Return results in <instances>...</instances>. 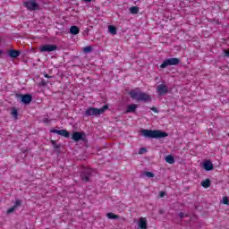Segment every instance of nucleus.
I'll use <instances>...</instances> for the list:
<instances>
[{
	"label": "nucleus",
	"instance_id": "nucleus-35",
	"mask_svg": "<svg viewBox=\"0 0 229 229\" xmlns=\"http://www.w3.org/2000/svg\"><path fill=\"white\" fill-rule=\"evenodd\" d=\"M225 56H226L227 58H229V49H228L227 51H225Z\"/></svg>",
	"mask_w": 229,
	"mask_h": 229
},
{
	"label": "nucleus",
	"instance_id": "nucleus-26",
	"mask_svg": "<svg viewBox=\"0 0 229 229\" xmlns=\"http://www.w3.org/2000/svg\"><path fill=\"white\" fill-rule=\"evenodd\" d=\"M83 51H84V53H92V47L88 46V47L83 48Z\"/></svg>",
	"mask_w": 229,
	"mask_h": 229
},
{
	"label": "nucleus",
	"instance_id": "nucleus-16",
	"mask_svg": "<svg viewBox=\"0 0 229 229\" xmlns=\"http://www.w3.org/2000/svg\"><path fill=\"white\" fill-rule=\"evenodd\" d=\"M108 31L111 33V35H117V29L114 25L108 26Z\"/></svg>",
	"mask_w": 229,
	"mask_h": 229
},
{
	"label": "nucleus",
	"instance_id": "nucleus-15",
	"mask_svg": "<svg viewBox=\"0 0 229 229\" xmlns=\"http://www.w3.org/2000/svg\"><path fill=\"white\" fill-rule=\"evenodd\" d=\"M70 33L71 35H78L80 33V28L78 26H72L70 28Z\"/></svg>",
	"mask_w": 229,
	"mask_h": 229
},
{
	"label": "nucleus",
	"instance_id": "nucleus-1",
	"mask_svg": "<svg viewBox=\"0 0 229 229\" xmlns=\"http://www.w3.org/2000/svg\"><path fill=\"white\" fill-rule=\"evenodd\" d=\"M141 135H143L145 139H165V137H169V134L165 131L147 129L141 130Z\"/></svg>",
	"mask_w": 229,
	"mask_h": 229
},
{
	"label": "nucleus",
	"instance_id": "nucleus-20",
	"mask_svg": "<svg viewBox=\"0 0 229 229\" xmlns=\"http://www.w3.org/2000/svg\"><path fill=\"white\" fill-rule=\"evenodd\" d=\"M165 160L167 164H174V157L171 155L166 156Z\"/></svg>",
	"mask_w": 229,
	"mask_h": 229
},
{
	"label": "nucleus",
	"instance_id": "nucleus-39",
	"mask_svg": "<svg viewBox=\"0 0 229 229\" xmlns=\"http://www.w3.org/2000/svg\"><path fill=\"white\" fill-rule=\"evenodd\" d=\"M3 55V50H0V55Z\"/></svg>",
	"mask_w": 229,
	"mask_h": 229
},
{
	"label": "nucleus",
	"instance_id": "nucleus-19",
	"mask_svg": "<svg viewBox=\"0 0 229 229\" xmlns=\"http://www.w3.org/2000/svg\"><path fill=\"white\" fill-rule=\"evenodd\" d=\"M11 114L15 120L19 118V111L17 110V108L13 107Z\"/></svg>",
	"mask_w": 229,
	"mask_h": 229
},
{
	"label": "nucleus",
	"instance_id": "nucleus-4",
	"mask_svg": "<svg viewBox=\"0 0 229 229\" xmlns=\"http://www.w3.org/2000/svg\"><path fill=\"white\" fill-rule=\"evenodd\" d=\"M23 5L30 12L40 10V5L38 4V3H37V0H26L25 2H23Z\"/></svg>",
	"mask_w": 229,
	"mask_h": 229
},
{
	"label": "nucleus",
	"instance_id": "nucleus-27",
	"mask_svg": "<svg viewBox=\"0 0 229 229\" xmlns=\"http://www.w3.org/2000/svg\"><path fill=\"white\" fill-rule=\"evenodd\" d=\"M47 83L48 81L46 80H41L40 83H39V87H47Z\"/></svg>",
	"mask_w": 229,
	"mask_h": 229
},
{
	"label": "nucleus",
	"instance_id": "nucleus-28",
	"mask_svg": "<svg viewBox=\"0 0 229 229\" xmlns=\"http://www.w3.org/2000/svg\"><path fill=\"white\" fill-rule=\"evenodd\" d=\"M21 205H22V201L21 199H16L13 207L17 208L18 207H21Z\"/></svg>",
	"mask_w": 229,
	"mask_h": 229
},
{
	"label": "nucleus",
	"instance_id": "nucleus-17",
	"mask_svg": "<svg viewBox=\"0 0 229 229\" xmlns=\"http://www.w3.org/2000/svg\"><path fill=\"white\" fill-rule=\"evenodd\" d=\"M201 185L202 187H204V189H208V187H210L211 185L210 179H206L205 181H202Z\"/></svg>",
	"mask_w": 229,
	"mask_h": 229
},
{
	"label": "nucleus",
	"instance_id": "nucleus-37",
	"mask_svg": "<svg viewBox=\"0 0 229 229\" xmlns=\"http://www.w3.org/2000/svg\"><path fill=\"white\" fill-rule=\"evenodd\" d=\"M85 1V3H91L92 2V0H84Z\"/></svg>",
	"mask_w": 229,
	"mask_h": 229
},
{
	"label": "nucleus",
	"instance_id": "nucleus-38",
	"mask_svg": "<svg viewBox=\"0 0 229 229\" xmlns=\"http://www.w3.org/2000/svg\"><path fill=\"white\" fill-rule=\"evenodd\" d=\"M43 123H49V120H48V119H45V120L43 121Z\"/></svg>",
	"mask_w": 229,
	"mask_h": 229
},
{
	"label": "nucleus",
	"instance_id": "nucleus-3",
	"mask_svg": "<svg viewBox=\"0 0 229 229\" xmlns=\"http://www.w3.org/2000/svg\"><path fill=\"white\" fill-rule=\"evenodd\" d=\"M108 110V105L103 106L101 108L89 107L85 111V115L88 117L95 115H101V114H105V111Z\"/></svg>",
	"mask_w": 229,
	"mask_h": 229
},
{
	"label": "nucleus",
	"instance_id": "nucleus-24",
	"mask_svg": "<svg viewBox=\"0 0 229 229\" xmlns=\"http://www.w3.org/2000/svg\"><path fill=\"white\" fill-rule=\"evenodd\" d=\"M106 217H108V219H119V216L114 213H107Z\"/></svg>",
	"mask_w": 229,
	"mask_h": 229
},
{
	"label": "nucleus",
	"instance_id": "nucleus-31",
	"mask_svg": "<svg viewBox=\"0 0 229 229\" xmlns=\"http://www.w3.org/2000/svg\"><path fill=\"white\" fill-rule=\"evenodd\" d=\"M15 207H12L11 208H9L8 210H7V214H12L13 212H15Z\"/></svg>",
	"mask_w": 229,
	"mask_h": 229
},
{
	"label": "nucleus",
	"instance_id": "nucleus-11",
	"mask_svg": "<svg viewBox=\"0 0 229 229\" xmlns=\"http://www.w3.org/2000/svg\"><path fill=\"white\" fill-rule=\"evenodd\" d=\"M203 169H205V171H214V164H212V161L206 160L203 163Z\"/></svg>",
	"mask_w": 229,
	"mask_h": 229
},
{
	"label": "nucleus",
	"instance_id": "nucleus-36",
	"mask_svg": "<svg viewBox=\"0 0 229 229\" xmlns=\"http://www.w3.org/2000/svg\"><path fill=\"white\" fill-rule=\"evenodd\" d=\"M44 76H45V78H52V77L49 76V74H47V73H44Z\"/></svg>",
	"mask_w": 229,
	"mask_h": 229
},
{
	"label": "nucleus",
	"instance_id": "nucleus-32",
	"mask_svg": "<svg viewBox=\"0 0 229 229\" xmlns=\"http://www.w3.org/2000/svg\"><path fill=\"white\" fill-rule=\"evenodd\" d=\"M150 110H152V112H155V114H158V109L157 107H151Z\"/></svg>",
	"mask_w": 229,
	"mask_h": 229
},
{
	"label": "nucleus",
	"instance_id": "nucleus-22",
	"mask_svg": "<svg viewBox=\"0 0 229 229\" xmlns=\"http://www.w3.org/2000/svg\"><path fill=\"white\" fill-rule=\"evenodd\" d=\"M130 13H132V15H137V13H139V7L138 6L131 7Z\"/></svg>",
	"mask_w": 229,
	"mask_h": 229
},
{
	"label": "nucleus",
	"instance_id": "nucleus-9",
	"mask_svg": "<svg viewBox=\"0 0 229 229\" xmlns=\"http://www.w3.org/2000/svg\"><path fill=\"white\" fill-rule=\"evenodd\" d=\"M50 133H56L57 135H61V137H64V139H69L71 137V132L67 130L52 129L50 130Z\"/></svg>",
	"mask_w": 229,
	"mask_h": 229
},
{
	"label": "nucleus",
	"instance_id": "nucleus-25",
	"mask_svg": "<svg viewBox=\"0 0 229 229\" xmlns=\"http://www.w3.org/2000/svg\"><path fill=\"white\" fill-rule=\"evenodd\" d=\"M50 143L52 144V146H53L54 148H55V149H60V148H62V145L56 144V141L54 140H50Z\"/></svg>",
	"mask_w": 229,
	"mask_h": 229
},
{
	"label": "nucleus",
	"instance_id": "nucleus-6",
	"mask_svg": "<svg viewBox=\"0 0 229 229\" xmlns=\"http://www.w3.org/2000/svg\"><path fill=\"white\" fill-rule=\"evenodd\" d=\"M72 140L75 142H80V140H82L83 142H87V134L83 131H75L72 135Z\"/></svg>",
	"mask_w": 229,
	"mask_h": 229
},
{
	"label": "nucleus",
	"instance_id": "nucleus-5",
	"mask_svg": "<svg viewBox=\"0 0 229 229\" xmlns=\"http://www.w3.org/2000/svg\"><path fill=\"white\" fill-rule=\"evenodd\" d=\"M15 96L18 99H21V103L23 105H30L33 101V96L31 94H16Z\"/></svg>",
	"mask_w": 229,
	"mask_h": 229
},
{
	"label": "nucleus",
	"instance_id": "nucleus-14",
	"mask_svg": "<svg viewBox=\"0 0 229 229\" xmlns=\"http://www.w3.org/2000/svg\"><path fill=\"white\" fill-rule=\"evenodd\" d=\"M137 108H139V105L136 104H131L127 106L126 112L129 114H135Z\"/></svg>",
	"mask_w": 229,
	"mask_h": 229
},
{
	"label": "nucleus",
	"instance_id": "nucleus-29",
	"mask_svg": "<svg viewBox=\"0 0 229 229\" xmlns=\"http://www.w3.org/2000/svg\"><path fill=\"white\" fill-rule=\"evenodd\" d=\"M144 153H148V149L146 148H140L139 150V155H142Z\"/></svg>",
	"mask_w": 229,
	"mask_h": 229
},
{
	"label": "nucleus",
	"instance_id": "nucleus-2",
	"mask_svg": "<svg viewBox=\"0 0 229 229\" xmlns=\"http://www.w3.org/2000/svg\"><path fill=\"white\" fill-rule=\"evenodd\" d=\"M131 99H135L138 103L142 101L143 103H151V96L144 92H137L131 90L129 92Z\"/></svg>",
	"mask_w": 229,
	"mask_h": 229
},
{
	"label": "nucleus",
	"instance_id": "nucleus-13",
	"mask_svg": "<svg viewBox=\"0 0 229 229\" xmlns=\"http://www.w3.org/2000/svg\"><path fill=\"white\" fill-rule=\"evenodd\" d=\"M8 55L10 58H18V56H21V50L11 49L8 52Z\"/></svg>",
	"mask_w": 229,
	"mask_h": 229
},
{
	"label": "nucleus",
	"instance_id": "nucleus-10",
	"mask_svg": "<svg viewBox=\"0 0 229 229\" xmlns=\"http://www.w3.org/2000/svg\"><path fill=\"white\" fill-rule=\"evenodd\" d=\"M157 91L158 96H165V94L169 92V89H167V86H165V84H160L157 86Z\"/></svg>",
	"mask_w": 229,
	"mask_h": 229
},
{
	"label": "nucleus",
	"instance_id": "nucleus-7",
	"mask_svg": "<svg viewBox=\"0 0 229 229\" xmlns=\"http://www.w3.org/2000/svg\"><path fill=\"white\" fill-rule=\"evenodd\" d=\"M92 177V170L85 169L81 174V180L83 183H89L90 182V178Z\"/></svg>",
	"mask_w": 229,
	"mask_h": 229
},
{
	"label": "nucleus",
	"instance_id": "nucleus-18",
	"mask_svg": "<svg viewBox=\"0 0 229 229\" xmlns=\"http://www.w3.org/2000/svg\"><path fill=\"white\" fill-rule=\"evenodd\" d=\"M168 60L172 65H178V64H180V59L176 57H172V58H169Z\"/></svg>",
	"mask_w": 229,
	"mask_h": 229
},
{
	"label": "nucleus",
	"instance_id": "nucleus-12",
	"mask_svg": "<svg viewBox=\"0 0 229 229\" xmlns=\"http://www.w3.org/2000/svg\"><path fill=\"white\" fill-rule=\"evenodd\" d=\"M138 226L140 229H148V220L145 217H140Z\"/></svg>",
	"mask_w": 229,
	"mask_h": 229
},
{
	"label": "nucleus",
	"instance_id": "nucleus-33",
	"mask_svg": "<svg viewBox=\"0 0 229 229\" xmlns=\"http://www.w3.org/2000/svg\"><path fill=\"white\" fill-rule=\"evenodd\" d=\"M164 196H165V191H160L159 198H164Z\"/></svg>",
	"mask_w": 229,
	"mask_h": 229
},
{
	"label": "nucleus",
	"instance_id": "nucleus-21",
	"mask_svg": "<svg viewBox=\"0 0 229 229\" xmlns=\"http://www.w3.org/2000/svg\"><path fill=\"white\" fill-rule=\"evenodd\" d=\"M169 65H173L171 64V61H169V59H166L163 62V64L160 65L161 69H165V67H169Z\"/></svg>",
	"mask_w": 229,
	"mask_h": 229
},
{
	"label": "nucleus",
	"instance_id": "nucleus-30",
	"mask_svg": "<svg viewBox=\"0 0 229 229\" xmlns=\"http://www.w3.org/2000/svg\"><path fill=\"white\" fill-rule=\"evenodd\" d=\"M223 203H224V205H229L228 197H224V198H223Z\"/></svg>",
	"mask_w": 229,
	"mask_h": 229
},
{
	"label": "nucleus",
	"instance_id": "nucleus-23",
	"mask_svg": "<svg viewBox=\"0 0 229 229\" xmlns=\"http://www.w3.org/2000/svg\"><path fill=\"white\" fill-rule=\"evenodd\" d=\"M147 176L148 178H155V174L153 172H145L141 174V178Z\"/></svg>",
	"mask_w": 229,
	"mask_h": 229
},
{
	"label": "nucleus",
	"instance_id": "nucleus-34",
	"mask_svg": "<svg viewBox=\"0 0 229 229\" xmlns=\"http://www.w3.org/2000/svg\"><path fill=\"white\" fill-rule=\"evenodd\" d=\"M183 216H185V214H183V212L179 213V217H181V219H183Z\"/></svg>",
	"mask_w": 229,
	"mask_h": 229
},
{
	"label": "nucleus",
	"instance_id": "nucleus-8",
	"mask_svg": "<svg viewBox=\"0 0 229 229\" xmlns=\"http://www.w3.org/2000/svg\"><path fill=\"white\" fill-rule=\"evenodd\" d=\"M40 51L42 53H51L53 51H56L58 49V46L56 45H51V44H46L39 47Z\"/></svg>",
	"mask_w": 229,
	"mask_h": 229
}]
</instances>
